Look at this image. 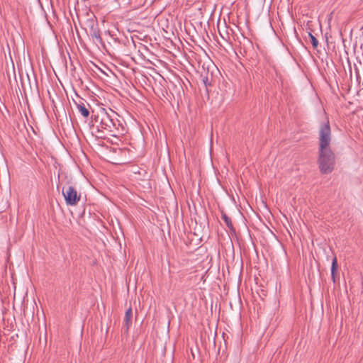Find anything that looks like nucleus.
I'll use <instances>...</instances> for the list:
<instances>
[{
    "instance_id": "obj_4",
    "label": "nucleus",
    "mask_w": 363,
    "mask_h": 363,
    "mask_svg": "<svg viewBox=\"0 0 363 363\" xmlns=\"http://www.w3.org/2000/svg\"><path fill=\"white\" fill-rule=\"evenodd\" d=\"M101 124L104 128L109 130H111V129L115 126L113 119L107 113H105L102 116Z\"/></svg>"
},
{
    "instance_id": "obj_9",
    "label": "nucleus",
    "mask_w": 363,
    "mask_h": 363,
    "mask_svg": "<svg viewBox=\"0 0 363 363\" xmlns=\"http://www.w3.org/2000/svg\"><path fill=\"white\" fill-rule=\"evenodd\" d=\"M310 38H311V42L313 46V48H317L318 45V40L311 34H310Z\"/></svg>"
},
{
    "instance_id": "obj_10",
    "label": "nucleus",
    "mask_w": 363,
    "mask_h": 363,
    "mask_svg": "<svg viewBox=\"0 0 363 363\" xmlns=\"http://www.w3.org/2000/svg\"><path fill=\"white\" fill-rule=\"evenodd\" d=\"M94 35L96 38H99V36H98L96 33H94Z\"/></svg>"
},
{
    "instance_id": "obj_2",
    "label": "nucleus",
    "mask_w": 363,
    "mask_h": 363,
    "mask_svg": "<svg viewBox=\"0 0 363 363\" xmlns=\"http://www.w3.org/2000/svg\"><path fill=\"white\" fill-rule=\"evenodd\" d=\"M331 131L328 123L321 125L319 130V148H330Z\"/></svg>"
},
{
    "instance_id": "obj_1",
    "label": "nucleus",
    "mask_w": 363,
    "mask_h": 363,
    "mask_svg": "<svg viewBox=\"0 0 363 363\" xmlns=\"http://www.w3.org/2000/svg\"><path fill=\"white\" fill-rule=\"evenodd\" d=\"M320 170L323 174L330 173L335 165V155L331 148L318 149V160Z\"/></svg>"
},
{
    "instance_id": "obj_7",
    "label": "nucleus",
    "mask_w": 363,
    "mask_h": 363,
    "mask_svg": "<svg viewBox=\"0 0 363 363\" xmlns=\"http://www.w3.org/2000/svg\"><path fill=\"white\" fill-rule=\"evenodd\" d=\"M77 108L84 117L87 118L89 116V111L83 104H77Z\"/></svg>"
},
{
    "instance_id": "obj_5",
    "label": "nucleus",
    "mask_w": 363,
    "mask_h": 363,
    "mask_svg": "<svg viewBox=\"0 0 363 363\" xmlns=\"http://www.w3.org/2000/svg\"><path fill=\"white\" fill-rule=\"evenodd\" d=\"M132 316H133V311H132L131 308H129L126 311L125 314V318H124V322H125V326L126 328V330H128V328L131 324Z\"/></svg>"
},
{
    "instance_id": "obj_8",
    "label": "nucleus",
    "mask_w": 363,
    "mask_h": 363,
    "mask_svg": "<svg viewBox=\"0 0 363 363\" xmlns=\"http://www.w3.org/2000/svg\"><path fill=\"white\" fill-rule=\"evenodd\" d=\"M222 218L223 219L224 222L225 223V224L228 227H231L232 226V223H231L230 219L225 214H223L222 216Z\"/></svg>"
},
{
    "instance_id": "obj_3",
    "label": "nucleus",
    "mask_w": 363,
    "mask_h": 363,
    "mask_svg": "<svg viewBox=\"0 0 363 363\" xmlns=\"http://www.w3.org/2000/svg\"><path fill=\"white\" fill-rule=\"evenodd\" d=\"M62 194L66 203L69 206H75L80 200V194H78L75 188L72 186L63 187Z\"/></svg>"
},
{
    "instance_id": "obj_6",
    "label": "nucleus",
    "mask_w": 363,
    "mask_h": 363,
    "mask_svg": "<svg viewBox=\"0 0 363 363\" xmlns=\"http://www.w3.org/2000/svg\"><path fill=\"white\" fill-rule=\"evenodd\" d=\"M337 258L335 257L332 262V267H331V274H332V279L333 282H335V275L337 270Z\"/></svg>"
}]
</instances>
